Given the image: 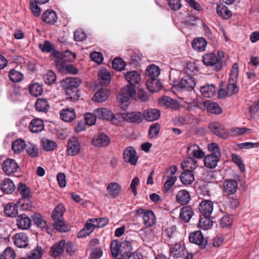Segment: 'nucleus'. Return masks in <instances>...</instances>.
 Returning <instances> with one entry per match:
<instances>
[{"mask_svg": "<svg viewBox=\"0 0 259 259\" xmlns=\"http://www.w3.org/2000/svg\"><path fill=\"white\" fill-rule=\"evenodd\" d=\"M139 82H128V84L123 87L117 96V100L120 107L126 109L130 104L131 99L142 102L149 99V95L143 89H139L136 95V85Z\"/></svg>", "mask_w": 259, "mask_h": 259, "instance_id": "nucleus-1", "label": "nucleus"}, {"mask_svg": "<svg viewBox=\"0 0 259 259\" xmlns=\"http://www.w3.org/2000/svg\"><path fill=\"white\" fill-rule=\"evenodd\" d=\"M86 85L91 87L93 91L98 90L92 98L94 101L102 103L108 98L109 93L106 88L109 82H86Z\"/></svg>", "mask_w": 259, "mask_h": 259, "instance_id": "nucleus-2", "label": "nucleus"}, {"mask_svg": "<svg viewBox=\"0 0 259 259\" xmlns=\"http://www.w3.org/2000/svg\"><path fill=\"white\" fill-rule=\"evenodd\" d=\"M207 147L210 154L204 157V164L207 168L213 169L217 166L221 157V150L218 145L215 143L209 144Z\"/></svg>", "mask_w": 259, "mask_h": 259, "instance_id": "nucleus-3", "label": "nucleus"}, {"mask_svg": "<svg viewBox=\"0 0 259 259\" xmlns=\"http://www.w3.org/2000/svg\"><path fill=\"white\" fill-rule=\"evenodd\" d=\"M65 211V208L64 205L59 204L55 207L52 214V218L55 221L53 225L57 230L61 232H65L68 230V228L65 225L63 218Z\"/></svg>", "mask_w": 259, "mask_h": 259, "instance_id": "nucleus-4", "label": "nucleus"}, {"mask_svg": "<svg viewBox=\"0 0 259 259\" xmlns=\"http://www.w3.org/2000/svg\"><path fill=\"white\" fill-rule=\"evenodd\" d=\"M80 82H62V86L67 95V99L71 101H75L78 99L77 88Z\"/></svg>", "mask_w": 259, "mask_h": 259, "instance_id": "nucleus-5", "label": "nucleus"}, {"mask_svg": "<svg viewBox=\"0 0 259 259\" xmlns=\"http://www.w3.org/2000/svg\"><path fill=\"white\" fill-rule=\"evenodd\" d=\"M94 113L98 118L110 121L114 124L117 125L119 122V115H114L110 110L106 108L96 109Z\"/></svg>", "mask_w": 259, "mask_h": 259, "instance_id": "nucleus-6", "label": "nucleus"}, {"mask_svg": "<svg viewBox=\"0 0 259 259\" xmlns=\"http://www.w3.org/2000/svg\"><path fill=\"white\" fill-rule=\"evenodd\" d=\"M238 88L235 82H222L219 92L220 97L225 96H230L237 93Z\"/></svg>", "mask_w": 259, "mask_h": 259, "instance_id": "nucleus-7", "label": "nucleus"}, {"mask_svg": "<svg viewBox=\"0 0 259 259\" xmlns=\"http://www.w3.org/2000/svg\"><path fill=\"white\" fill-rule=\"evenodd\" d=\"M136 213L138 215H142L143 223L147 227L152 226L156 223V218L152 211L145 210L143 209H139Z\"/></svg>", "mask_w": 259, "mask_h": 259, "instance_id": "nucleus-8", "label": "nucleus"}, {"mask_svg": "<svg viewBox=\"0 0 259 259\" xmlns=\"http://www.w3.org/2000/svg\"><path fill=\"white\" fill-rule=\"evenodd\" d=\"M203 62L207 66H213L214 70L220 71L222 69V63L213 53L206 54L203 56Z\"/></svg>", "mask_w": 259, "mask_h": 259, "instance_id": "nucleus-9", "label": "nucleus"}, {"mask_svg": "<svg viewBox=\"0 0 259 259\" xmlns=\"http://www.w3.org/2000/svg\"><path fill=\"white\" fill-rule=\"evenodd\" d=\"M81 146L76 137H71L68 141L66 154L68 156L77 155L80 152Z\"/></svg>", "mask_w": 259, "mask_h": 259, "instance_id": "nucleus-10", "label": "nucleus"}, {"mask_svg": "<svg viewBox=\"0 0 259 259\" xmlns=\"http://www.w3.org/2000/svg\"><path fill=\"white\" fill-rule=\"evenodd\" d=\"M188 156L194 159H201L204 156V152L201 148L196 143L189 144L187 148Z\"/></svg>", "mask_w": 259, "mask_h": 259, "instance_id": "nucleus-11", "label": "nucleus"}, {"mask_svg": "<svg viewBox=\"0 0 259 259\" xmlns=\"http://www.w3.org/2000/svg\"><path fill=\"white\" fill-rule=\"evenodd\" d=\"M189 240L191 243L198 245L200 248H205L207 240L204 238L200 231H196L191 233L189 235Z\"/></svg>", "mask_w": 259, "mask_h": 259, "instance_id": "nucleus-12", "label": "nucleus"}, {"mask_svg": "<svg viewBox=\"0 0 259 259\" xmlns=\"http://www.w3.org/2000/svg\"><path fill=\"white\" fill-rule=\"evenodd\" d=\"M120 116L123 119L131 123H139L143 120V113L139 111L125 112Z\"/></svg>", "mask_w": 259, "mask_h": 259, "instance_id": "nucleus-13", "label": "nucleus"}, {"mask_svg": "<svg viewBox=\"0 0 259 259\" xmlns=\"http://www.w3.org/2000/svg\"><path fill=\"white\" fill-rule=\"evenodd\" d=\"M172 86V91L176 93L177 92L191 91L195 86V82H174Z\"/></svg>", "mask_w": 259, "mask_h": 259, "instance_id": "nucleus-14", "label": "nucleus"}, {"mask_svg": "<svg viewBox=\"0 0 259 259\" xmlns=\"http://www.w3.org/2000/svg\"><path fill=\"white\" fill-rule=\"evenodd\" d=\"M96 221L94 218L88 220L84 227L78 232L77 237L82 238L91 234L94 229L97 228Z\"/></svg>", "mask_w": 259, "mask_h": 259, "instance_id": "nucleus-15", "label": "nucleus"}, {"mask_svg": "<svg viewBox=\"0 0 259 259\" xmlns=\"http://www.w3.org/2000/svg\"><path fill=\"white\" fill-rule=\"evenodd\" d=\"M123 156L125 162H128L133 165L136 164L138 157L134 148L127 147L123 151Z\"/></svg>", "mask_w": 259, "mask_h": 259, "instance_id": "nucleus-16", "label": "nucleus"}, {"mask_svg": "<svg viewBox=\"0 0 259 259\" xmlns=\"http://www.w3.org/2000/svg\"><path fill=\"white\" fill-rule=\"evenodd\" d=\"M209 130L217 136L226 139L227 137V132L225 130L224 126L220 122L214 121L208 125Z\"/></svg>", "mask_w": 259, "mask_h": 259, "instance_id": "nucleus-17", "label": "nucleus"}, {"mask_svg": "<svg viewBox=\"0 0 259 259\" xmlns=\"http://www.w3.org/2000/svg\"><path fill=\"white\" fill-rule=\"evenodd\" d=\"M110 142V138L103 133L94 136L92 140V144L94 146L99 148L107 147Z\"/></svg>", "mask_w": 259, "mask_h": 259, "instance_id": "nucleus-18", "label": "nucleus"}, {"mask_svg": "<svg viewBox=\"0 0 259 259\" xmlns=\"http://www.w3.org/2000/svg\"><path fill=\"white\" fill-rule=\"evenodd\" d=\"M2 168L7 175H11L16 171V162L14 159L8 158L2 164Z\"/></svg>", "mask_w": 259, "mask_h": 259, "instance_id": "nucleus-19", "label": "nucleus"}, {"mask_svg": "<svg viewBox=\"0 0 259 259\" xmlns=\"http://www.w3.org/2000/svg\"><path fill=\"white\" fill-rule=\"evenodd\" d=\"M160 73V68L154 64L148 65L145 71V75L149 77L151 81H159L158 78Z\"/></svg>", "mask_w": 259, "mask_h": 259, "instance_id": "nucleus-20", "label": "nucleus"}, {"mask_svg": "<svg viewBox=\"0 0 259 259\" xmlns=\"http://www.w3.org/2000/svg\"><path fill=\"white\" fill-rule=\"evenodd\" d=\"M213 202L208 200H204L199 204V210L203 215L210 216L213 210Z\"/></svg>", "mask_w": 259, "mask_h": 259, "instance_id": "nucleus-21", "label": "nucleus"}, {"mask_svg": "<svg viewBox=\"0 0 259 259\" xmlns=\"http://www.w3.org/2000/svg\"><path fill=\"white\" fill-rule=\"evenodd\" d=\"M191 200L189 192L186 190L179 191L176 195V201L181 205L187 204Z\"/></svg>", "mask_w": 259, "mask_h": 259, "instance_id": "nucleus-22", "label": "nucleus"}, {"mask_svg": "<svg viewBox=\"0 0 259 259\" xmlns=\"http://www.w3.org/2000/svg\"><path fill=\"white\" fill-rule=\"evenodd\" d=\"M160 116V111L157 109H149L143 113V117L147 121H154L159 119Z\"/></svg>", "mask_w": 259, "mask_h": 259, "instance_id": "nucleus-23", "label": "nucleus"}, {"mask_svg": "<svg viewBox=\"0 0 259 259\" xmlns=\"http://www.w3.org/2000/svg\"><path fill=\"white\" fill-rule=\"evenodd\" d=\"M158 102L160 106L164 107L176 108L178 106V103L176 100L166 96L161 97L158 99Z\"/></svg>", "mask_w": 259, "mask_h": 259, "instance_id": "nucleus-24", "label": "nucleus"}, {"mask_svg": "<svg viewBox=\"0 0 259 259\" xmlns=\"http://www.w3.org/2000/svg\"><path fill=\"white\" fill-rule=\"evenodd\" d=\"M65 245V241L61 240L54 244L51 248L50 254L52 256L56 257L62 254L64 251Z\"/></svg>", "mask_w": 259, "mask_h": 259, "instance_id": "nucleus-25", "label": "nucleus"}, {"mask_svg": "<svg viewBox=\"0 0 259 259\" xmlns=\"http://www.w3.org/2000/svg\"><path fill=\"white\" fill-rule=\"evenodd\" d=\"M42 21L49 24H54L57 20L56 13L53 10H47L42 15Z\"/></svg>", "mask_w": 259, "mask_h": 259, "instance_id": "nucleus-26", "label": "nucleus"}, {"mask_svg": "<svg viewBox=\"0 0 259 259\" xmlns=\"http://www.w3.org/2000/svg\"><path fill=\"white\" fill-rule=\"evenodd\" d=\"M223 186L224 191L228 195L235 193L238 188L237 182L232 179L226 180Z\"/></svg>", "mask_w": 259, "mask_h": 259, "instance_id": "nucleus-27", "label": "nucleus"}, {"mask_svg": "<svg viewBox=\"0 0 259 259\" xmlns=\"http://www.w3.org/2000/svg\"><path fill=\"white\" fill-rule=\"evenodd\" d=\"M194 214L192 208L189 206L183 207L180 210V218L185 222H188Z\"/></svg>", "mask_w": 259, "mask_h": 259, "instance_id": "nucleus-28", "label": "nucleus"}, {"mask_svg": "<svg viewBox=\"0 0 259 259\" xmlns=\"http://www.w3.org/2000/svg\"><path fill=\"white\" fill-rule=\"evenodd\" d=\"M31 220L25 214H21L17 218V227L21 229H28L31 226Z\"/></svg>", "mask_w": 259, "mask_h": 259, "instance_id": "nucleus-29", "label": "nucleus"}, {"mask_svg": "<svg viewBox=\"0 0 259 259\" xmlns=\"http://www.w3.org/2000/svg\"><path fill=\"white\" fill-rule=\"evenodd\" d=\"M183 169L185 170L192 171L197 167V162L194 158L189 156L184 159L181 163Z\"/></svg>", "mask_w": 259, "mask_h": 259, "instance_id": "nucleus-30", "label": "nucleus"}, {"mask_svg": "<svg viewBox=\"0 0 259 259\" xmlns=\"http://www.w3.org/2000/svg\"><path fill=\"white\" fill-rule=\"evenodd\" d=\"M29 128L32 133H39L44 130V122L40 119H34L29 123Z\"/></svg>", "mask_w": 259, "mask_h": 259, "instance_id": "nucleus-31", "label": "nucleus"}, {"mask_svg": "<svg viewBox=\"0 0 259 259\" xmlns=\"http://www.w3.org/2000/svg\"><path fill=\"white\" fill-rule=\"evenodd\" d=\"M107 190L111 197L113 198H115L120 193L121 187L117 183L111 182L107 186Z\"/></svg>", "mask_w": 259, "mask_h": 259, "instance_id": "nucleus-32", "label": "nucleus"}, {"mask_svg": "<svg viewBox=\"0 0 259 259\" xmlns=\"http://www.w3.org/2000/svg\"><path fill=\"white\" fill-rule=\"evenodd\" d=\"M1 190L7 194L12 193L15 189V186L13 181L8 178L5 179L1 183Z\"/></svg>", "mask_w": 259, "mask_h": 259, "instance_id": "nucleus-33", "label": "nucleus"}, {"mask_svg": "<svg viewBox=\"0 0 259 259\" xmlns=\"http://www.w3.org/2000/svg\"><path fill=\"white\" fill-rule=\"evenodd\" d=\"M17 190L23 199H29L32 196V193L30 188L25 184L19 183L17 187Z\"/></svg>", "mask_w": 259, "mask_h": 259, "instance_id": "nucleus-34", "label": "nucleus"}, {"mask_svg": "<svg viewBox=\"0 0 259 259\" xmlns=\"http://www.w3.org/2000/svg\"><path fill=\"white\" fill-rule=\"evenodd\" d=\"M192 45L194 50L199 52H203L205 49L207 41L203 37L196 38L193 40Z\"/></svg>", "mask_w": 259, "mask_h": 259, "instance_id": "nucleus-35", "label": "nucleus"}, {"mask_svg": "<svg viewBox=\"0 0 259 259\" xmlns=\"http://www.w3.org/2000/svg\"><path fill=\"white\" fill-rule=\"evenodd\" d=\"M60 116L64 121L70 122L75 119V113L73 109H66L61 111Z\"/></svg>", "mask_w": 259, "mask_h": 259, "instance_id": "nucleus-36", "label": "nucleus"}, {"mask_svg": "<svg viewBox=\"0 0 259 259\" xmlns=\"http://www.w3.org/2000/svg\"><path fill=\"white\" fill-rule=\"evenodd\" d=\"M180 179L182 183L185 185H189L194 181V177L192 171L189 170H185L182 172L180 175Z\"/></svg>", "mask_w": 259, "mask_h": 259, "instance_id": "nucleus-37", "label": "nucleus"}, {"mask_svg": "<svg viewBox=\"0 0 259 259\" xmlns=\"http://www.w3.org/2000/svg\"><path fill=\"white\" fill-rule=\"evenodd\" d=\"M209 216H201L198 225V228L203 230L210 229L213 225V221L209 218Z\"/></svg>", "mask_w": 259, "mask_h": 259, "instance_id": "nucleus-38", "label": "nucleus"}, {"mask_svg": "<svg viewBox=\"0 0 259 259\" xmlns=\"http://www.w3.org/2000/svg\"><path fill=\"white\" fill-rule=\"evenodd\" d=\"M215 87L212 84L204 85L201 87L200 89L201 93L206 98L213 97L215 93Z\"/></svg>", "mask_w": 259, "mask_h": 259, "instance_id": "nucleus-39", "label": "nucleus"}, {"mask_svg": "<svg viewBox=\"0 0 259 259\" xmlns=\"http://www.w3.org/2000/svg\"><path fill=\"white\" fill-rule=\"evenodd\" d=\"M217 12L219 16L226 19L229 18L232 16V12L223 4L218 5Z\"/></svg>", "mask_w": 259, "mask_h": 259, "instance_id": "nucleus-40", "label": "nucleus"}, {"mask_svg": "<svg viewBox=\"0 0 259 259\" xmlns=\"http://www.w3.org/2000/svg\"><path fill=\"white\" fill-rule=\"evenodd\" d=\"M36 110L39 112H46L49 109V105L47 100L38 99L35 104Z\"/></svg>", "mask_w": 259, "mask_h": 259, "instance_id": "nucleus-41", "label": "nucleus"}, {"mask_svg": "<svg viewBox=\"0 0 259 259\" xmlns=\"http://www.w3.org/2000/svg\"><path fill=\"white\" fill-rule=\"evenodd\" d=\"M185 249L180 244H175L171 249V255L174 257L179 258L185 254Z\"/></svg>", "mask_w": 259, "mask_h": 259, "instance_id": "nucleus-42", "label": "nucleus"}, {"mask_svg": "<svg viewBox=\"0 0 259 259\" xmlns=\"http://www.w3.org/2000/svg\"><path fill=\"white\" fill-rule=\"evenodd\" d=\"M43 92L42 85L38 82H35L29 87L30 93L34 97H37L41 95Z\"/></svg>", "mask_w": 259, "mask_h": 259, "instance_id": "nucleus-43", "label": "nucleus"}, {"mask_svg": "<svg viewBox=\"0 0 259 259\" xmlns=\"http://www.w3.org/2000/svg\"><path fill=\"white\" fill-rule=\"evenodd\" d=\"M120 253L122 255L128 256L132 251V246L131 243L128 241H123L120 244Z\"/></svg>", "mask_w": 259, "mask_h": 259, "instance_id": "nucleus-44", "label": "nucleus"}, {"mask_svg": "<svg viewBox=\"0 0 259 259\" xmlns=\"http://www.w3.org/2000/svg\"><path fill=\"white\" fill-rule=\"evenodd\" d=\"M28 245L27 236L24 233H17V247L24 248Z\"/></svg>", "mask_w": 259, "mask_h": 259, "instance_id": "nucleus-45", "label": "nucleus"}, {"mask_svg": "<svg viewBox=\"0 0 259 259\" xmlns=\"http://www.w3.org/2000/svg\"><path fill=\"white\" fill-rule=\"evenodd\" d=\"M27 146L26 148L27 153L32 158L36 157L38 154V149L36 145L28 142L27 143Z\"/></svg>", "mask_w": 259, "mask_h": 259, "instance_id": "nucleus-46", "label": "nucleus"}, {"mask_svg": "<svg viewBox=\"0 0 259 259\" xmlns=\"http://www.w3.org/2000/svg\"><path fill=\"white\" fill-rule=\"evenodd\" d=\"M16 204L14 203H9L5 207V213L10 217L15 218L16 217Z\"/></svg>", "mask_w": 259, "mask_h": 259, "instance_id": "nucleus-47", "label": "nucleus"}, {"mask_svg": "<svg viewBox=\"0 0 259 259\" xmlns=\"http://www.w3.org/2000/svg\"><path fill=\"white\" fill-rule=\"evenodd\" d=\"M44 149L47 151L54 150L57 148V144L53 141L46 138L42 139Z\"/></svg>", "mask_w": 259, "mask_h": 259, "instance_id": "nucleus-48", "label": "nucleus"}, {"mask_svg": "<svg viewBox=\"0 0 259 259\" xmlns=\"http://www.w3.org/2000/svg\"><path fill=\"white\" fill-rule=\"evenodd\" d=\"M250 117L256 119L259 117V101L254 102L249 107Z\"/></svg>", "mask_w": 259, "mask_h": 259, "instance_id": "nucleus-49", "label": "nucleus"}, {"mask_svg": "<svg viewBox=\"0 0 259 259\" xmlns=\"http://www.w3.org/2000/svg\"><path fill=\"white\" fill-rule=\"evenodd\" d=\"M166 179L164 184V193L167 192L175 183L177 180V177L175 176H165Z\"/></svg>", "mask_w": 259, "mask_h": 259, "instance_id": "nucleus-50", "label": "nucleus"}, {"mask_svg": "<svg viewBox=\"0 0 259 259\" xmlns=\"http://www.w3.org/2000/svg\"><path fill=\"white\" fill-rule=\"evenodd\" d=\"M98 76L99 80L110 81L111 75L110 71L105 68H102L98 73Z\"/></svg>", "mask_w": 259, "mask_h": 259, "instance_id": "nucleus-51", "label": "nucleus"}, {"mask_svg": "<svg viewBox=\"0 0 259 259\" xmlns=\"http://www.w3.org/2000/svg\"><path fill=\"white\" fill-rule=\"evenodd\" d=\"M147 89L151 92H156L162 89L161 82H146Z\"/></svg>", "mask_w": 259, "mask_h": 259, "instance_id": "nucleus-52", "label": "nucleus"}, {"mask_svg": "<svg viewBox=\"0 0 259 259\" xmlns=\"http://www.w3.org/2000/svg\"><path fill=\"white\" fill-rule=\"evenodd\" d=\"M43 254V250L40 246H37L28 254L29 259H38Z\"/></svg>", "mask_w": 259, "mask_h": 259, "instance_id": "nucleus-53", "label": "nucleus"}, {"mask_svg": "<svg viewBox=\"0 0 259 259\" xmlns=\"http://www.w3.org/2000/svg\"><path fill=\"white\" fill-rule=\"evenodd\" d=\"M126 81H139L141 79L140 73L136 71L127 72L125 74Z\"/></svg>", "mask_w": 259, "mask_h": 259, "instance_id": "nucleus-54", "label": "nucleus"}, {"mask_svg": "<svg viewBox=\"0 0 259 259\" xmlns=\"http://www.w3.org/2000/svg\"><path fill=\"white\" fill-rule=\"evenodd\" d=\"M15 253L11 247H7L1 254L0 259H15Z\"/></svg>", "mask_w": 259, "mask_h": 259, "instance_id": "nucleus-55", "label": "nucleus"}, {"mask_svg": "<svg viewBox=\"0 0 259 259\" xmlns=\"http://www.w3.org/2000/svg\"><path fill=\"white\" fill-rule=\"evenodd\" d=\"M207 110L210 113L219 114L222 113L221 107L217 103H210L207 106Z\"/></svg>", "mask_w": 259, "mask_h": 259, "instance_id": "nucleus-56", "label": "nucleus"}, {"mask_svg": "<svg viewBox=\"0 0 259 259\" xmlns=\"http://www.w3.org/2000/svg\"><path fill=\"white\" fill-rule=\"evenodd\" d=\"M112 67L118 71L122 70L125 66V62L121 58H115L112 61Z\"/></svg>", "mask_w": 259, "mask_h": 259, "instance_id": "nucleus-57", "label": "nucleus"}, {"mask_svg": "<svg viewBox=\"0 0 259 259\" xmlns=\"http://www.w3.org/2000/svg\"><path fill=\"white\" fill-rule=\"evenodd\" d=\"M111 252L113 257H116L120 253V246L117 240H113L110 244Z\"/></svg>", "mask_w": 259, "mask_h": 259, "instance_id": "nucleus-58", "label": "nucleus"}, {"mask_svg": "<svg viewBox=\"0 0 259 259\" xmlns=\"http://www.w3.org/2000/svg\"><path fill=\"white\" fill-rule=\"evenodd\" d=\"M34 223L38 227L44 229L46 227V222L43 219L42 217L39 214H35L33 216Z\"/></svg>", "mask_w": 259, "mask_h": 259, "instance_id": "nucleus-59", "label": "nucleus"}, {"mask_svg": "<svg viewBox=\"0 0 259 259\" xmlns=\"http://www.w3.org/2000/svg\"><path fill=\"white\" fill-rule=\"evenodd\" d=\"M199 19L198 17L188 14L184 20V24L188 27L194 26L196 25V21Z\"/></svg>", "mask_w": 259, "mask_h": 259, "instance_id": "nucleus-60", "label": "nucleus"}, {"mask_svg": "<svg viewBox=\"0 0 259 259\" xmlns=\"http://www.w3.org/2000/svg\"><path fill=\"white\" fill-rule=\"evenodd\" d=\"M160 130V125L158 123H155L152 124L149 130V136L151 138H153L156 136Z\"/></svg>", "mask_w": 259, "mask_h": 259, "instance_id": "nucleus-61", "label": "nucleus"}, {"mask_svg": "<svg viewBox=\"0 0 259 259\" xmlns=\"http://www.w3.org/2000/svg\"><path fill=\"white\" fill-rule=\"evenodd\" d=\"M239 72V65L235 63L231 69L230 76L229 81H235L237 79Z\"/></svg>", "mask_w": 259, "mask_h": 259, "instance_id": "nucleus-62", "label": "nucleus"}, {"mask_svg": "<svg viewBox=\"0 0 259 259\" xmlns=\"http://www.w3.org/2000/svg\"><path fill=\"white\" fill-rule=\"evenodd\" d=\"M91 59L98 64H101L103 61V55L97 52H94L90 54Z\"/></svg>", "mask_w": 259, "mask_h": 259, "instance_id": "nucleus-63", "label": "nucleus"}, {"mask_svg": "<svg viewBox=\"0 0 259 259\" xmlns=\"http://www.w3.org/2000/svg\"><path fill=\"white\" fill-rule=\"evenodd\" d=\"M142 55L139 52H134L130 58V63L134 65H137L141 60Z\"/></svg>", "mask_w": 259, "mask_h": 259, "instance_id": "nucleus-64", "label": "nucleus"}]
</instances>
